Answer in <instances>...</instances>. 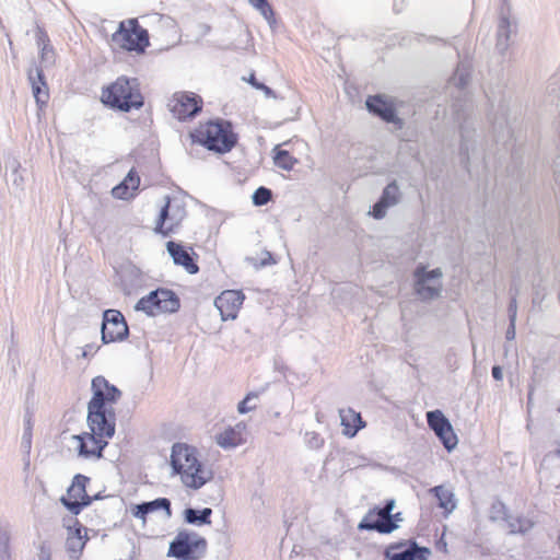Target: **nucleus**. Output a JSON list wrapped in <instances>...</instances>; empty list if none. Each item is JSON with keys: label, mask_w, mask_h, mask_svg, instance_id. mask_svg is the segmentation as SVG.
<instances>
[{"label": "nucleus", "mask_w": 560, "mask_h": 560, "mask_svg": "<svg viewBox=\"0 0 560 560\" xmlns=\"http://www.w3.org/2000/svg\"><path fill=\"white\" fill-rule=\"evenodd\" d=\"M250 5L255 8L269 22L275 20V12L268 0H248Z\"/></svg>", "instance_id": "obj_27"}, {"label": "nucleus", "mask_w": 560, "mask_h": 560, "mask_svg": "<svg viewBox=\"0 0 560 560\" xmlns=\"http://www.w3.org/2000/svg\"><path fill=\"white\" fill-rule=\"evenodd\" d=\"M558 545H559V548H560V535L558 536Z\"/></svg>", "instance_id": "obj_42"}, {"label": "nucleus", "mask_w": 560, "mask_h": 560, "mask_svg": "<svg viewBox=\"0 0 560 560\" xmlns=\"http://www.w3.org/2000/svg\"><path fill=\"white\" fill-rule=\"evenodd\" d=\"M191 144H198L208 151L225 154L237 143V135L230 121L215 118L199 122L188 133Z\"/></svg>", "instance_id": "obj_3"}, {"label": "nucleus", "mask_w": 560, "mask_h": 560, "mask_svg": "<svg viewBox=\"0 0 560 560\" xmlns=\"http://www.w3.org/2000/svg\"><path fill=\"white\" fill-rule=\"evenodd\" d=\"M368 109L387 122L396 121V109L394 103L383 95L369 96L366 100Z\"/></svg>", "instance_id": "obj_20"}, {"label": "nucleus", "mask_w": 560, "mask_h": 560, "mask_svg": "<svg viewBox=\"0 0 560 560\" xmlns=\"http://www.w3.org/2000/svg\"><path fill=\"white\" fill-rule=\"evenodd\" d=\"M147 504H150L151 508L149 509L150 512H154L156 510H160V509H163L166 511V514L170 516L171 515V502L168 499H165V498H161V499H156L154 501H151V502H147Z\"/></svg>", "instance_id": "obj_31"}, {"label": "nucleus", "mask_w": 560, "mask_h": 560, "mask_svg": "<svg viewBox=\"0 0 560 560\" xmlns=\"http://www.w3.org/2000/svg\"><path fill=\"white\" fill-rule=\"evenodd\" d=\"M166 107L175 120L190 121L202 112L203 100L191 91H176L167 98Z\"/></svg>", "instance_id": "obj_5"}, {"label": "nucleus", "mask_w": 560, "mask_h": 560, "mask_svg": "<svg viewBox=\"0 0 560 560\" xmlns=\"http://www.w3.org/2000/svg\"><path fill=\"white\" fill-rule=\"evenodd\" d=\"M389 206L387 205V202L383 199H380L373 207L372 211H371V214L375 218V219H382L385 217V213H386V209L388 208Z\"/></svg>", "instance_id": "obj_33"}, {"label": "nucleus", "mask_w": 560, "mask_h": 560, "mask_svg": "<svg viewBox=\"0 0 560 560\" xmlns=\"http://www.w3.org/2000/svg\"><path fill=\"white\" fill-rule=\"evenodd\" d=\"M399 189L395 183L387 185L383 191L381 199L385 200L388 206H393L398 201Z\"/></svg>", "instance_id": "obj_29"}, {"label": "nucleus", "mask_w": 560, "mask_h": 560, "mask_svg": "<svg viewBox=\"0 0 560 560\" xmlns=\"http://www.w3.org/2000/svg\"><path fill=\"white\" fill-rule=\"evenodd\" d=\"M245 295L240 290H225L217 296L214 304L222 320L235 319L244 303Z\"/></svg>", "instance_id": "obj_16"}, {"label": "nucleus", "mask_w": 560, "mask_h": 560, "mask_svg": "<svg viewBox=\"0 0 560 560\" xmlns=\"http://www.w3.org/2000/svg\"><path fill=\"white\" fill-rule=\"evenodd\" d=\"M112 39L119 48L127 51L143 52L149 45L148 32L136 19L122 21Z\"/></svg>", "instance_id": "obj_8"}, {"label": "nucleus", "mask_w": 560, "mask_h": 560, "mask_svg": "<svg viewBox=\"0 0 560 560\" xmlns=\"http://www.w3.org/2000/svg\"><path fill=\"white\" fill-rule=\"evenodd\" d=\"M212 511L209 508L203 509L201 512H197L192 509L186 510V521L188 523H210V515Z\"/></svg>", "instance_id": "obj_28"}, {"label": "nucleus", "mask_w": 560, "mask_h": 560, "mask_svg": "<svg viewBox=\"0 0 560 560\" xmlns=\"http://www.w3.org/2000/svg\"><path fill=\"white\" fill-rule=\"evenodd\" d=\"M430 492L439 501V508L442 509L446 514H450L455 510L456 499L452 489L441 485L430 489Z\"/></svg>", "instance_id": "obj_25"}, {"label": "nucleus", "mask_w": 560, "mask_h": 560, "mask_svg": "<svg viewBox=\"0 0 560 560\" xmlns=\"http://www.w3.org/2000/svg\"><path fill=\"white\" fill-rule=\"evenodd\" d=\"M171 465L186 488L198 490L209 482L213 474L198 458V452L186 443H175L172 447Z\"/></svg>", "instance_id": "obj_2"}, {"label": "nucleus", "mask_w": 560, "mask_h": 560, "mask_svg": "<svg viewBox=\"0 0 560 560\" xmlns=\"http://www.w3.org/2000/svg\"><path fill=\"white\" fill-rule=\"evenodd\" d=\"M166 248L175 265L183 267L190 275L199 271V266L196 261L198 255L194 252L192 247H185L179 243L170 241L166 244Z\"/></svg>", "instance_id": "obj_17"}, {"label": "nucleus", "mask_w": 560, "mask_h": 560, "mask_svg": "<svg viewBox=\"0 0 560 560\" xmlns=\"http://www.w3.org/2000/svg\"><path fill=\"white\" fill-rule=\"evenodd\" d=\"M89 482V477L81 474L75 475L67 494L61 498V503L74 515H78L84 506L92 502V498L86 492Z\"/></svg>", "instance_id": "obj_11"}, {"label": "nucleus", "mask_w": 560, "mask_h": 560, "mask_svg": "<svg viewBox=\"0 0 560 560\" xmlns=\"http://www.w3.org/2000/svg\"><path fill=\"white\" fill-rule=\"evenodd\" d=\"M271 199V191L268 188L259 187L253 196V201L256 206H264Z\"/></svg>", "instance_id": "obj_30"}, {"label": "nucleus", "mask_w": 560, "mask_h": 560, "mask_svg": "<svg viewBox=\"0 0 560 560\" xmlns=\"http://www.w3.org/2000/svg\"><path fill=\"white\" fill-rule=\"evenodd\" d=\"M247 425L241 421L235 425H228L214 435L215 443L224 450L234 448L246 442Z\"/></svg>", "instance_id": "obj_18"}, {"label": "nucleus", "mask_w": 560, "mask_h": 560, "mask_svg": "<svg viewBox=\"0 0 560 560\" xmlns=\"http://www.w3.org/2000/svg\"><path fill=\"white\" fill-rule=\"evenodd\" d=\"M151 505L150 504H147L145 503H142V504H137V505H133L131 508V514L137 517V518H141V520H145V516L151 513L150 512V509Z\"/></svg>", "instance_id": "obj_32"}, {"label": "nucleus", "mask_w": 560, "mask_h": 560, "mask_svg": "<svg viewBox=\"0 0 560 560\" xmlns=\"http://www.w3.org/2000/svg\"><path fill=\"white\" fill-rule=\"evenodd\" d=\"M513 335H514V326L512 327V332H509V336L513 337Z\"/></svg>", "instance_id": "obj_41"}, {"label": "nucleus", "mask_w": 560, "mask_h": 560, "mask_svg": "<svg viewBox=\"0 0 560 560\" xmlns=\"http://www.w3.org/2000/svg\"><path fill=\"white\" fill-rule=\"evenodd\" d=\"M128 335V326L119 311L107 310L104 313L102 339L105 343L120 341Z\"/></svg>", "instance_id": "obj_13"}, {"label": "nucleus", "mask_w": 560, "mask_h": 560, "mask_svg": "<svg viewBox=\"0 0 560 560\" xmlns=\"http://www.w3.org/2000/svg\"><path fill=\"white\" fill-rule=\"evenodd\" d=\"M101 102L113 110L129 113L142 108L144 97L136 78L120 75L103 86Z\"/></svg>", "instance_id": "obj_4"}, {"label": "nucleus", "mask_w": 560, "mask_h": 560, "mask_svg": "<svg viewBox=\"0 0 560 560\" xmlns=\"http://www.w3.org/2000/svg\"><path fill=\"white\" fill-rule=\"evenodd\" d=\"M558 411H559V413H560V407L558 408Z\"/></svg>", "instance_id": "obj_43"}, {"label": "nucleus", "mask_w": 560, "mask_h": 560, "mask_svg": "<svg viewBox=\"0 0 560 560\" xmlns=\"http://www.w3.org/2000/svg\"><path fill=\"white\" fill-rule=\"evenodd\" d=\"M248 82H249L254 88H256L257 90H261V91H264L266 94H270V93H271V90H270L267 85H265V84H262V83H260V82H258V81L256 80V77H255V74H254V73H252V74L249 75Z\"/></svg>", "instance_id": "obj_36"}, {"label": "nucleus", "mask_w": 560, "mask_h": 560, "mask_svg": "<svg viewBox=\"0 0 560 560\" xmlns=\"http://www.w3.org/2000/svg\"><path fill=\"white\" fill-rule=\"evenodd\" d=\"M28 79L32 85V92L36 100V103L42 108L45 106L49 100V89L45 81L43 69L39 67H35L30 70Z\"/></svg>", "instance_id": "obj_22"}, {"label": "nucleus", "mask_w": 560, "mask_h": 560, "mask_svg": "<svg viewBox=\"0 0 560 560\" xmlns=\"http://www.w3.org/2000/svg\"><path fill=\"white\" fill-rule=\"evenodd\" d=\"M180 306L177 294L165 288H159L141 298L135 308L149 316H159L166 313H175Z\"/></svg>", "instance_id": "obj_6"}, {"label": "nucleus", "mask_w": 560, "mask_h": 560, "mask_svg": "<svg viewBox=\"0 0 560 560\" xmlns=\"http://www.w3.org/2000/svg\"><path fill=\"white\" fill-rule=\"evenodd\" d=\"M140 186V176L131 168L121 183L112 189V196L116 199L129 200L133 198Z\"/></svg>", "instance_id": "obj_21"}, {"label": "nucleus", "mask_w": 560, "mask_h": 560, "mask_svg": "<svg viewBox=\"0 0 560 560\" xmlns=\"http://www.w3.org/2000/svg\"><path fill=\"white\" fill-rule=\"evenodd\" d=\"M492 376L497 381H501L502 380V377H503L502 369L499 365H495V366L492 368Z\"/></svg>", "instance_id": "obj_39"}, {"label": "nucleus", "mask_w": 560, "mask_h": 560, "mask_svg": "<svg viewBox=\"0 0 560 560\" xmlns=\"http://www.w3.org/2000/svg\"><path fill=\"white\" fill-rule=\"evenodd\" d=\"M306 438L307 443L314 447H320L324 444L323 438H320V435L315 432L306 433Z\"/></svg>", "instance_id": "obj_35"}, {"label": "nucleus", "mask_w": 560, "mask_h": 560, "mask_svg": "<svg viewBox=\"0 0 560 560\" xmlns=\"http://www.w3.org/2000/svg\"><path fill=\"white\" fill-rule=\"evenodd\" d=\"M500 32H502L506 37L510 28V21L508 18H502L499 25Z\"/></svg>", "instance_id": "obj_38"}, {"label": "nucleus", "mask_w": 560, "mask_h": 560, "mask_svg": "<svg viewBox=\"0 0 560 560\" xmlns=\"http://www.w3.org/2000/svg\"><path fill=\"white\" fill-rule=\"evenodd\" d=\"M394 500H388L383 508H372L358 524L359 530H375L380 534H389L397 528L394 510Z\"/></svg>", "instance_id": "obj_9"}, {"label": "nucleus", "mask_w": 560, "mask_h": 560, "mask_svg": "<svg viewBox=\"0 0 560 560\" xmlns=\"http://www.w3.org/2000/svg\"><path fill=\"white\" fill-rule=\"evenodd\" d=\"M207 550V540L196 533L179 532L170 544L167 556L177 560H200Z\"/></svg>", "instance_id": "obj_7"}, {"label": "nucleus", "mask_w": 560, "mask_h": 560, "mask_svg": "<svg viewBox=\"0 0 560 560\" xmlns=\"http://www.w3.org/2000/svg\"><path fill=\"white\" fill-rule=\"evenodd\" d=\"M440 269H434L430 272H425L424 267H418L415 276L417 278L416 281V291L422 299H432L436 296L440 292L441 284L438 282L436 285H430L428 282L432 279L439 280L441 277Z\"/></svg>", "instance_id": "obj_19"}, {"label": "nucleus", "mask_w": 560, "mask_h": 560, "mask_svg": "<svg viewBox=\"0 0 560 560\" xmlns=\"http://www.w3.org/2000/svg\"><path fill=\"white\" fill-rule=\"evenodd\" d=\"M296 159H294L289 151L287 150H277L275 155V164L283 170L290 171L296 164Z\"/></svg>", "instance_id": "obj_26"}, {"label": "nucleus", "mask_w": 560, "mask_h": 560, "mask_svg": "<svg viewBox=\"0 0 560 560\" xmlns=\"http://www.w3.org/2000/svg\"><path fill=\"white\" fill-rule=\"evenodd\" d=\"M491 518L493 521H504L511 534H526L535 525L534 521L525 516L513 517L508 508L502 502H495L491 506Z\"/></svg>", "instance_id": "obj_15"}, {"label": "nucleus", "mask_w": 560, "mask_h": 560, "mask_svg": "<svg viewBox=\"0 0 560 560\" xmlns=\"http://www.w3.org/2000/svg\"><path fill=\"white\" fill-rule=\"evenodd\" d=\"M430 549L420 547L415 540H404L386 547L384 556L387 560H428Z\"/></svg>", "instance_id": "obj_12"}, {"label": "nucleus", "mask_w": 560, "mask_h": 560, "mask_svg": "<svg viewBox=\"0 0 560 560\" xmlns=\"http://www.w3.org/2000/svg\"><path fill=\"white\" fill-rule=\"evenodd\" d=\"M427 421L430 429L434 431L447 451L456 447L458 443L457 436L451 422L441 410L429 411L427 413Z\"/></svg>", "instance_id": "obj_14"}, {"label": "nucleus", "mask_w": 560, "mask_h": 560, "mask_svg": "<svg viewBox=\"0 0 560 560\" xmlns=\"http://www.w3.org/2000/svg\"><path fill=\"white\" fill-rule=\"evenodd\" d=\"M40 560H50V555L48 552H43Z\"/></svg>", "instance_id": "obj_40"}, {"label": "nucleus", "mask_w": 560, "mask_h": 560, "mask_svg": "<svg viewBox=\"0 0 560 560\" xmlns=\"http://www.w3.org/2000/svg\"><path fill=\"white\" fill-rule=\"evenodd\" d=\"M257 397L258 396L255 393L247 394L246 397L237 406L238 412L240 413H247L248 411L254 410L256 407L255 406H249L248 402L252 399L257 398Z\"/></svg>", "instance_id": "obj_34"}, {"label": "nucleus", "mask_w": 560, "mask_h": 560, "mask_svg": "<svg viewBox=\"0 0 560 560\" xmlns=\"http://www.w3.org/2000/svg\"><path fill=\"white\" fill-rule=\"evenodd\" d=\"M92 398L88 404V425L90 431L72 435L71 442L78 456L84 459H98L108 441L115 434L114 406L121 397V392L104 376L92 380Z\"/></svg>", "instance_id": "obj_1"}, {"label": "nucleus", "mask_w": 560, "mask_h": 560, "mask_svg": "<svg viewBox=\"0 0 560 560\" xmlns=\"http://www.w3.org/2000/svg\"><path fill=\"white\" fill-rule=\"evenodd\" d=\"M85 527L75 518L73 526L68 527L67 549L70 553L79 555L85 547L88 541Z\"/></svg>", "instance_id": "obj_23"}, {"label": "nucleus", "mask_w": 560, "mask_h": 560, "mask_svg": "<svg viewBox=\"0 0 560 560\" xmlns=\"http://www.w3.org/2000/svg\"><path fill=\"white\" fill-rule=\"evenodd\" d=\"M516 310H517L516 300L513 299L509 306V313H510V317H511V326L512 327L514 326V322H515V317H516Z\"/></svg>", "instance_id": "obj_37"}, {"label": "nucleus", "mask_w": 560, "mask_h": 560, "mask_svg": "<svg viewBox=\"0 0 560 560\" xmlns=\"http://www.w3.org/2000/svg\"><path fill=\"white\" fill-rule=\"evenodd\" d=\"M187 215L185 202L182 198H167L161 208L155 222V232L164 236L173 233Z\"/></svg>", "instance_id": "obj_10"}, {"label": "nucleus", "mask_w": 560, "mask_h": 560, "mask_svg": "<svg viewBox=\"0 0 560 560\" xmlns=\"http://www.w3.org/2000/svg\"><path fill=\"white\" fill-rule=\"evenodd\" d=\"M341 425L343 427L342 433L349 438H353L358 431L365 427L360 412L352 408H343L339 410Z\"/></svg>", "instance_id": "obj_24"}]
</instances>
